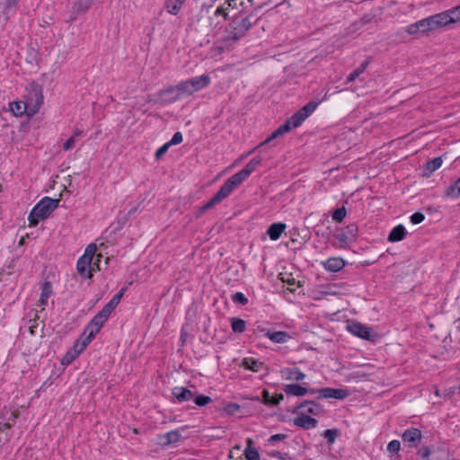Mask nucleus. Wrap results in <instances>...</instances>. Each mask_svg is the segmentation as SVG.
I'll list each match as a JSON object with an SVG mask.
<instances>
[{
    "mask_svg": "<svg viewBox=\"0 0 460 460\" xmlns=\"http://www.w3.org/2000/svg\"><path fill=\"white\" fill-rule=\"evenodd\" d=\"M431 17L432 20L434 21L433 22L436 30L440 27L448 25L450 23H454V18H452L451 16L450 10L436 13L434 15H431Z\"/></svg>",
    "mask_w": 460,
    "mask_h": 460,
    "instance_id": "obj_18",
    "label": "nucleus"
},
{
    "mask_svg": "<svg viewBox=\"0 0 460 460\" xmlns=\"http://www.w3.org/2000/svg\"><path fill=\"white\" fill-rule=\"evenodd\" d=\"M52 295V286L50 282L46 281L41 286L40 297L39 299V305L42 306L41 311L44 310V306L48 305V300Z\"/></svg>",
    "mask_w": 460,
    "mask_h": 460,
    "instance_id": "obj_27",
    "label": "nucleus"
},
{
    "mask_svg": "<svg viewBox=\"0 0 460 460\" xmlns=\"http://www.w3.org/2000/svg\"><path fill=\"white\" fill-rule=\"evenodd\" d=\"M433 22L434 21L431 16L421 19L412 24H410L407 27L406 31L411 35H414L417 33H427L431 31H435L436 28Z\"/></svg>",
    "mask_w": 460,
    "mask_h": 460,
    "instance_id": "obj_7",
    "label": "nucleus"
},
{
    "mask_svg": "<svg viewBox=\"0 0 460 460\" xmlns=\"http://www.w3.org/2000/svg\"><path fill=\"white\" fill-rule=\"evenodd\" d=\"M243 181L235 173L227 179L222 185L220 190L208 200L204 206L199 208V214L211 209L216 205L219 204L223 199L235 190Z\"/></svg>",
    "mask_w": 460,
    "mask_h": 460,
    "instance_id": "obj_4",
    "label": "nucleus"
},
{
    "mask_svg": "<svg viewBox=\"0 0 460 460\" xmlns=\"http://www.w3.org/2000/svg\"><path fill=\"white\" fill-rule=\"evenodd\" d=\"M280 373L284 379L290 381H301L305 377V375L298 367H286Z\"/></svg>",
    "mask_w": 460,
    "mask_h": 460,
    "instance_id": "obj_22",
    "label": "nucleus"
},
{
    "mask_svg": "<svg viewBox=\"0 0 460 460\" xmlns=\"http://www.w3.org/2000/svg\"><path fill=\"white\" fill-rule=\"evenodd\" d=\"M96 252V245L94 243L89 244L83 256H87L90 261H93V255Z\"/></svg>",
    "mask_w": 460,
    "mask_h": 460,
    "instance_id": "obj_43",
    "label": "nucleus"
},
{
    "mask_svg": "<svg viewBox=\"0 0 460 460\" xmlns=\"http://www.w3.org/2000/svg\"><path fill=\"white\" fill-rule=\"evenodd\" d=\"M292 127L288 123V120L284 124H282L280 127H279L274 132L271 133L270 136H269L263 142H261L260 145H258L253 150L248 153V155L252 154L253 151H256L265 146L266 144L270 143L273 139L282 136L283 134L290 131Z\"/></svg>",
    "mask_w": 460,
    "mask_h": 460,
    "instance_id": "obj_13",
    "label": "nucleus"
},
{
    "mask_svg": "<svg viewBox=\"0 0 460 460\" xmlns=\"http://www.w3.org/2000/svg\"><path fill=\"white\" fill-rule=\"evenodd\" d=\"M262 158L261 156L253 157L240 172L236 174L243 180L245 181L251 173L261 164Z\"/></svg>",
    "mask_w": 460,
    "mask_h": 460,
    "instance_id": "obj_21",
    "label": "nucleus"
},
{
    "mask_svg": "<svg viewBox=\"0 0 460 460\" xmlns=\"http://www.w3.org/2000/svg\"><path fill=\"white\" fill-rule=\"evenodd\" d=\"M338 436L337 429H326L323 432V437L326 438L328 444H332Z\"/></svg>",
    "mask_w": 460,
    "mask_h": 460,
    "instance_id": "obj_40",
    "label": "nucleus"
},
{
    "mask_svg": "<svg viewBox=\"0 0 460 460\" xmlns=\"http://www.w3.org/2000/svg\"><path fill=\"white\" fill-rule=\"evenodd\" d=\"M93 338H89V335H84V333L81 336V339L76 341L73 347V352H69L66 354V358H70L67 359V362H69L71 359L77 357L80 353H82L87 345L93 341Z\"/></svg>",
    "mask_w": 460,
    "mask_h": 460,
    "instance_id": "obj_12",
    "label": "nucleus"
},
{
    "mask_svg": "<svg viewBox=\"0 0 460 460\" xmlns=\"http://www.w3.org/2000/svg\"><path fill=\"white\" fill-rule=\"evenodd\" d=\"M425 217L420 212H416L411 216V222L414 225L420 224L424 220Z\"/></svg>",
    "mask_w": 460,
    "mask_h": 460,
    "instance_id": "obj_49",
    "label": "nucleus"
},
{
    "mask_svg": "<svg viewBox=\"0 0 460 460\" xmlns=\"http://www.w3.org/2000/svg\"><path fill=\"white\" fill-rule=\"evenodd\" d=\"M192 400L195 404L199 407L205 406L212 402V399L209 396L204 394H196L195 393Z\"/></svg>",
    "mask_w": 460,
    "mask_h": 460,
    "instance_id": "obj_35",
    "label": "nucleus"
},
{
    "mask_svg": "<svg viewBox=\"0 0 460 460\" xmlns=\"http://www.w3.org/2000/svg\"><path fill=\"white\" fill-rule=\"evenodd\" d=\"M358 226L355 224L349 225L346 229L340 233L335 234V238L338 240L341 247H345L356 236Z\"/></svg>",
    "mask_w": 460,
    "mask_h": 460,
    "instance_id": "obj_10",
    "label": "nucleus"
},
{
    "mask_svg": "<svg viewBox=\"0 0 460 460\" xmlns=\"http://www.w3.org/2000/svg\"><path fill=\"white\" fill-rule=\"evenodd\" d=\"M405 236V228L399 225L392 229L388 235L389 242H399L402 241Z\"/></svg>",
    "mask_w": 460,
    "mask_h": 460,
    "instance_id": "obj_30",
    "label": "nucleus"
},
{
    "mask_svg": "<svg viewBox=\"0 0 460 460\" xmlns=\"http://www.w3.org/2000/svg\"><path fill=\"white\" fill-rule=\"evenodd\" d=\"M292 128H298L305 119L297 111L287 119Z\"/></svg>",
    "mask_w": 460,
    "mask_h": 460,
    "instance_id": "obj_36",
    "label": "nucleus"
},
{
    "mask_svg": "<svg viewBox=\"0 0 460 460\" xmlns=\"http://www.w3.org/2000/svg\"><path fill=\"white\" fill-rule=\"evenodd\" d=\"M229 408H234V410H238V409H239V405H238V404H235V403H234V404H230V405H229Z\"/></svg>",
    "mask_w": 460,
    "mask_h": 460,
    "instance_id": "obj_60",
    "label": "nucleus"
},
{
    "mask_svg": "<svg viewBox=\"0 0 460 460\" xmlns=\"http://www.w3.org/2000/svg\"><path fill=\"white\" fill-rule=\"evenodd\" d=\"M252 27V22L248 17L234 16L230 23V30L228 31L227 39L229 40L237 41L243 36Z\"/></svg>",
    "mask_w": 460,
    "mask_h": 460,
    "instance_id": "obj_5",
    "label": "nucleus"
},
{
    "mask_svg": "<svg viewBox=\"0 0 460 460\" xmlns=\"http://www.w3.org/2000/svg\"><path fill=\"white\" fill-rule=\"evenodd\" d=\"M348 330L355 336L366 340H370L369 329L359 323H353L349 324Z\"/></svg>",
    "mask_w": 460,
    "mask_h": 460,
    "instance_id": "obj_23",
    "label": "nucleus"
},
{
    "mask_svg": "<svg viewBox=\"0 0 460 460\" xmlns=\"http://www.w3.org/2000/svg\"><path fill=\"white\" fill-rule=\"evenodd\" d=\"M442 165V159L440 157L434 158L433 160L429 161L426 164L427 170L429 172H434L440 168Z\"/></svg>",
    "mask_w": 460,
    "mask_h": 460,
    "instance_id": "obj_38",
    "label": "nucleus"
},
{
    "mask_svg": "<svg viewBox=\"0 0 460 460\" xmlns=\"http://www.w3.org/2000/svg\"><path fill=\"white\" fill-rule=\"evenodd\" d=\"M186 0H167L166 2V8H167V11L173 14V15H176L179 11L181 10V6L183 5V4L185 3Z\"/></svg>",
    "mask_w": 460,
    "mask_h": 460,
    "instance_id": "obj_31",
    "label": "nucleus"
},
{
    "mask_svg": "<svg viewBox=\"0 0 460 460\" xmlns=\"http://www.w3.org/2000/svg\"><path fill=\"white\" fill-rule=\"evenodd\" d=\"M447 195L458 197L460 195V178L449 188Z\"/></svg>",
    "mask_w": 460,
    "mask_h": 460,
    "instance_id": "obj_41",
    "label": "nucleus"
},
{
    "mask_svg": "<svg viewBox=\"0 0 460 460\" xmlns=\"http://www.w3.org/2000/svg\"><path fill=\"white\" fill-rule=\"evenodd\" d=\"M317 420L310 417L309 415L299 413L297 417L294 419V425L304 429H311L317 426Z\"/></svg>",
    "mask_w": 460,
    "mask_h": 460,
    "instance_id": "obj_14",
    "label": "nucleus"
},
{
    "mask_svg": "<svg viewBox=\"0 0 460 460\" xmlns=\"http://www.w3.org/2000/svg\"><path fill=\"white\" fill-rule=\"evenodd\" d=\"M435 394L437 396H441L440 392H439V390L438 388L435 389Z\"/></svg>",
    "mask_w": 460,
    "mask_h": 460,
    "instance_id": "obj_62",
    "label": "nucleus"
},
{
    "mask_svg": "<svg viewBox=\"0 0 460 460\" xmlns=\"http://www.w3.org/2000/svg\"><path fill=\"white\" fill-rule=\"evenodd\" d=\"M226 3L229 7H232L233 9H237L238 5L243 4V0H227Z\"/></svg>",
    "mask_w": 460,
    "mask_h": 460,
    "instance_id": "obj_52",
    "label": "nucleus"
},
{
    "mask_svg": "<svg viewBox=\"0 0 460 460\" xmlns=\"http://www.w3.org/2000/svg\"><path fill=\"white\" fill-rule=\"evenodd\" d=\"M4 3L5 4L4 11L6 12L9 8H13L17 4V0H4Z\"/></svg>",
    "mask_w": 460,
    "mask_h": 460,
    "instance_id": "obj_53",
    "label": "nucleus"
},
{
    "mask_svg": "<svg viewBox=\"0 0 460 460\" xmlns=\"http://www.w3.org/2000/svg\"><path fill=\"white\" fill-rule=\"evenodd\" d=\"M232 301L235 304L245 305L248 304V298L242 292H236L232 295Z\"/></svg>",
    "mask_w": 460,
    "mask_h": 460,
    "instance_id": "obj_37",
    "label": "nucleus"
},
{
    "mask_svg": "<svg viewBox=\"0 0 460 460\" xmlns=\"http://www.w3.org/2000/svg\"><path fill=\"white\" fill-rule=\"evenodd\" d=\"M188 81L191 86L192 91L196 93L207 87L210 84V77L208 75H202L188 79Z\"/></svg>",
    "mask_w": 460,
    "mask_h": 460,
    "instance_id": "obj_24",
    "label": "nucleus"
},
{
    "mask_svg": "<svg viewBox=\"0 0 460 460\" xmlns=\"http://www.w3.org/2000/svg\"><path fill=\"white\" fill-rule=\"evenodd\" d=\"M163 93L164 94H172L173 96L170 99V102H173L181 100L184 97L191 95L192 93H194V92L192 91L189 81L185 80V81L180 82L178 84H176L174 86L169 87Z\"/></svg>",
    "mask_w": 460,
    "mask_h": 460,
    "instance_id": "obj_6",
    "label": "nucleus"
},
{
    "mask_svg": "<svg viewBox=\"0 0 460 460\" xmlns=\"http://www.w3.org/2000/svg\"><path fill=\"white\" fill-rule=\"evenodd\" d=\"M323 265L326 270L337 272L344 267L345 262L341 258H330L323 262Z\"/></svg>",
    "mask_w": 460,
    "mask_h": 460,
    "instance_id": "obj_26",
    "label": "nucleus"
},
{
    "mask_svg": "<svg viewBox=\"0 0 460 460\" xmlns=\"http://www.w3.org/2000/svg\"><path fill=\"white\" fill-rule=\"evenodd\" d=\"M59 199L45 197L31 209L28 216L30 226H35L40 220L48 218L58 207Z\"/></svg>",
    "mask_w": 460,
    "mask_h": 460,
    "instance_id": "obj_3",
    "label": "nucleus"
},
{
    "mask_svg": "<svg viewBox=\"0 0 460 460\" xmlns=\"http://www.w3.org/2000/svg\"><path fill=\"white\" fill-rule=\"evenodd\" d=\"M11 427H12V426H11V424H9V423H4L3 425L1 424V425H0V431H2V430H3V429H11Z\"/></svg>",
    "mask_w": 460,
    "mask_h": 460,
    "instance_id": "obj_57",
    "label": "nucleus"
},
{
    "mask_svg": "<svg viewBox=\"0 0 460 460\" xmlns=\"http://www.w3.org/2000/svg\"><path fill=\"white\" fill-rule=\"evenodd\" d=\"M182 142V134L180 131H177L173 134L172 139L167 142L171 146L178 145Z\"/></svg>",
    "mask_w": 460,
    "mask_h": 460,
    "instance_id": "obj_45",
    "label": "nucleus"
},
{
    "mask_svg": "<svg viewBox=\"0 0 460 460\" xmlns=\"http://www.w3.org/2000/svg\"><path fill=\"white\" fill-rule=\"evenodd\" d=\"M126 288H121L113 297L104 305V307L100 311L105 316L109 318L111 313L117 307L119 304Z\"/></svg>",
    "mask_w": 460,
    "mask_h": 460,
    "instance_id": "obj_19",
    "label": "nucleus"
},
{
    "mask_svg": "<svg viewBox=\"0 0 460 460\" xmlns=\"http://www.w3.org/2000/svg\"><path fill=\"white\" fill-rule=\"evenodd\" d=\"M170 147V144L165 143L161 147H159L155 152V158L157 160L161 159L168 151V148Z\"/></svg>",
    "mask_w": 460,
    "mask_h": 460,
    "instance_id": "obj_44",
    "label": "nucleus"
},
{
    "mask_svg": "<svg viewBox=\"0 0 460 460\" xmlns=\"http://www.w3.org/2000/svg\"><path fill=\"white\" fill-rule=\"evenodd\" d=\"M216 15H223L225 18H226L228 15V13H226V8L223 6L218 7L216 11Z\"/></svg>",
    "mask_w": 460,
    "mask_h": 460,
    "instance_id": "obj_56",
    "label": "nucleus"
},
{
    "mask_svg": "<svg viewBox=\"0 0 460 460\" xmlns=\"http://www.w3.org/2000/svg\"><path fill=\"white\" fill-rule=\"evenodd\" d=\"M318 103L314 102H310L305 104L303 108H301L297 112L302 115V117L306 119L317 108Z\"/></svg>",
    "mask_w": 460,
    "mask_h": 460,
    "instance_id": "obj_32",
    "label": "nucleus"
},
{
    "mask_svg": "<svg viewBox=\"0 0 460 460\" xmlns=\"http://www.w3.org/2000/svg\"><path fill=\"white\" fill-rule=\"evenodd\" d=\"M285 229L286 225L284 223H273L269 226L267 234L272 241H277L280 238Z\"/></svg>",
    "mask_w": 460,
    "mask_h": 460,
    "instance_id": "obj_25",
    "label": "nucleus"
},
{
    "mask_svg": "<svg viewBox=\"0 0 460 460\" xmlns=\"http://www.w3.org/2000/svg\"><path fill=\"white\" fill-rule=\"evenodd\" d=\"M75 145V136H72L69 137L64 144H63V150L64 151H69L74 148Z\"/></svg>",
    "mask_w": 460,
    "mask_h": 460,
    "instance_id": "obj_48",
    "label": "nucleus"
},
{
    "mask_svg": "<svg viewBox=\"0 0 460 460\" xmlns=\"http://www.w3.org/2000/svg\"><path fill=\"white\" fill-rule=\"evenodd\" d=\"M301 414L318 416L323 412V406L314 401L305 400L296 409Z\"/></svg>",
    "mask_w": 460,
    "mask_h": 460,
    "instance_id": "obj_9",
    "label": "nucleus"
},
{
    "mask_svg": "<svg viewBox=\"0 0 460 460\" xmlns=\"http://www.w3.org/2000/svg\"><path fill=\"white\" fill-rule=\"evenodd\" d=\"M420 456L423 459H427L430 455V450L428 447H423L419 450Z\"/></svg>",
    "mask_w": 460,
    "mask_h": 460,
    "instance_id": "obj_51",
    "label": "nucleus"
},
{
    "mask_svg": "<svg viewBox=\"0 0 460 460\" xmlns=\"http://www.w3.org/2000/svg\"><path fill=\"white\" fill-rule=\"evenodd\" d=\"M231 327L234 332L242 333L245 331L246 323L241 318H232Z\"/></svg>",
    "mask_w": 460,
    "mask_h": 460,
    "instance_id": "obj_33",
    "label": "nucleus"
},
{
    "mask_svg": "<svg viewBox=\"0 0 460 460\" xmlns=\"http://www.w3.org/2000/svg\"><path fill=\"white\" fill-rule=\"evenodd\" d=\"M43 102V95L40 90H34L30 93L26 102L18 101L9 104V111L15 116L21 117L26 114L29 117L36 114Z\"/></svg>",
    "mask_w": 460,
    "mask_h": 460,
    "instance_id": "obj_2",
    "label": "nucleus"
},
{
    "mask_svg": "<svg viewBox=\"0 0 460 460\" xmlns=\"http://www.w3.org/2000/svg\"><path fill=\"white\" fill-rule=\"evenodd\" d=\"M81 135H82V130H80V129L76 128V129L75 130V132H74V135H73V136H75V138L76 137L81 136Z\"/></svg>",
    "mask_w": 460,
    "mask_h": 460,
    "instance_id": "obj_59",
    "label": "nucleus"
},
{
    "mask_svg": "<svg viewBox=\"0 0 460 460\" xmlns=\"http://www.w3.org/2000/svg\"><path fill=\"white\" fill-rule=\"evenodd\" d=\"M107 320L108 317L105 316L102 313L99 312L93 316V318L85 327L84 335H89V338L94 339Z\"/></svg>",
    "mask_w": 460,
    "mask_h": 460,
    "instance_id": "obj_8",
    "label": "nucleus"
},
{
    "mask_svg": "<svg viewBox=\"0 0 460 460\" xmlns=\"http://www.w3.org/2000/svg\"><path fill=\"white\" fill-rule=\"evenodd\" d=\"M172 395L178 402H189L193 399L194 393L183 386H176L172 389Z\"/></svg>",
    "mask_w": 460,
    "mask_h": 460,
    "instance_id": "obj_20",
    "label": "nucleus"
},
{
    "mask_svg": "<svg viewBox=\"0 0 460 460\" xmlns=\"http://www.w3.org/2000/svg\"><path fill=\"white\" fill-rule=\"evenodd\" d=\"M77 5H78V10L85 11L88 8V6H85L84 8H82V4L80 2L75 4V7L77 6Z\"/></svg>",
    "mask_w": 460,
    "mask_h": 460,
    "instance_id": "obj_58",
    "label": "nucleus"
},
{
    "mask_svg": "<svg viewBox=\"0 0 460 460\" xmlns=\"http://www.w3.org/2000/svg\"><path fill=\"white\" fill-rule=\"evenodd\" d=\"M402 438L403 442L408 443L409 446L416 447L421 439V432L415 428L408 429L403 432Z\"/></svg>",
    "mask_w": 460,
    "mask_h": 460,
    "instance_id": "obj_16",
    "label": "nucleus"
},
{
    "mask_svg": "<svg viewBox=\"0 0 460 460\" xmlns=\"http://www.w3.org/2000/svg\"><path fill=\"white\" fill-rule=\"evenodd\" d=\"M35 326L36 325H35V319H34L32 324L30 325V329H31V332H33L32 328H34Z\"/></svg>",
    "mask_w": 460,
    "mask_h": 460,
    "instance_id": "obj_63",
    "label": "nucleus"
},
{
    "mask_svg": "<svg viewBox=\"0 0 460 460\" xmlns=\"http://www.w3.org/2000/svg\"><path fill=\"white\" fill-rule=\"evenodd\" d=\"M400 447L401 444L398 440H392L387 446V450L391 453H397Z\"/></svg>",
    "mask_w": 460,
    "mask_h": 460,
    "instance_id": "obj_46",
    "label": "nucleus"
},
{
    "mask_svg": "<svg viewBox=\"0 0 460 460\" xmlns=\"http://www.w3.org/2000/svg\"><path fill=\"white\" fill-rule=\"evenodd\" d=\"M264 332V336L269 338L274 343H285L291 337L287 332L283 331H270V330H261Z\"/></svg>",
    "mask_w": 460,
    "mask_h": 460,
    "instance_id": "obj_17",
    "label": "nucleus"
},
{
    "mask_svg": "<svg viewBox=\"0 0 460 460\" xmlns=\"http://www.w3.org/2000/svg\"><path fill=\"white\" fill-rule=\"evenodd\" d=\"M241 366L252 372H259L262 367V362L253 358H244Z\"/></svg>",
    "mask_w": 460,
    "mask_h": 460,
    "instance_id": "obj_29",
    "label": "nucleus"
},
{
    "mask_svg": "<svg viewBox=\"0 0 460 460\" xmlns=\"http://www.w3.org/2000/svg\"><path fill=\"white\" fill-rule=\"evenodd\" d=\"M368 65V61H365L363 62L359 67H358L357 69H355V71L357 72V74L358 75H360L366 69V67Z\"/></svg>",
    "mask_w": 460,
    "mask_h": 460,
    "instance_id": "obj_55",
    "label": "nucleus"
},
{
    "mask_svg": "<svg viewBox=\"0 0 460 460\" xmlns=\"http://www.w3.org/2000/svg\"><path fill=\"white\" fill-rule=\"evenodd\" d=\"M268 455L272 457L278 458L279 460H288V453H282L280 451H276V450L269 452Z\"/></svg>",
    "mask_w": 460,
    "mask_h": 460,
    "instance_id": "obj_47",
    "label": "nucleus"
},
{
    "mask_svg": "<svg viewBox=\"0 0 460 460\" xmlns=\"http://www.w3.org/2000/svg\"><path fill=\"white\" fill-rule=\"evenodd\" d=\"M347 216V208L342 206L332 212V218L333 221L341 223Z\"/></svg>",
    "mask_w": 460,
    "mask_h": 460,
    "instance_id": "obj_34",
    "label": "nucleus"
},
{
    "mask_svg": "<svg viewBox=\"0 0 460 460\" xmlns=\"http://www.w3.org/2000/svg\"><path fill=\"white\" fill-rule=\"evenodd\" d=\"M284 399L282 394L271 395L269 391L263 390L262 392V402L269 406H277Z\"/></svg>",
    "mask_w": 460,
    "mask_h": 460,
    "instance_id": "obj_28",
    "label": "nucleus"
},
{
    "mask_svg": "<svg viewBox=\"0 0 460 460\" xmlns=\"http://www.w3.org/2000/svg\"><path fill=\"white\" fill-rule=\"evenodd\" d=\"M449 10L452 18H454V23L460 22V5Z\"/></svg>",
    "mask_w": 460,
    "mask_h": 460,
    "instance_id": "obj_50",
    "label": "nucleus"
},
{
    "mask_svg": "<svg viewBox=\"0 0 460 460\" xmlns=\"http://www.w3.org/2000/svg\"><path fill=\"white\" fill-rule=\"evenodd\" d=\"M288 436L286 434H275V435L270 436L268 438L267 442L270 445H274L275 443L285 439Z\"/></svg>",
    "mask_w": 460,
    "mask_h": 460,
    "instance_id": "obj_42",
    "label": "nucleus"
},
{
    "mask_svg": "<svg viewBox=\"0 0 460 460\" xmlns=\"http://www.w3.org/2000/svg\"><path fill=\"white\" fill-rule=\"evenodd\" d=\"M244 455L247 460H260V455L254 447H248L244 451Z\"/></svg>",
    "mask_w": 460,
    "mask_h": 460,
    "instance_id": "obj_39",
    "label": "nucleus"
},
{
    "mask_svg": "<svg viewBox=\"0 0 460 460\" xmlns=\"http://www.w3.org/2000/svg\"><path fill=\"white\" fill-rule=\"evenodd\" d=\"M358 76H359V75H358L357 74V72L354 70V71H353L352 73H350V74L349 75V76L347 77V79H346V84H349V83H351V82L355 81V79H356L357 77H358Z\"/></svg>",
    "mask_w": 460,
    "mask_h": 460,
    "instance_id": "obj_54",
    "label": "nucleus"
},
{
    "mask_svg": "<svg viewBox=\"0 0 460 460\" xmlns=\"http://www.w3.org/2000/svg\"><path fill=\"white\" fill-rule=\"evenodd\" d=\"M284 392L288 395H293V396H304L306 394H316L318 395V398H324V399H338V400H343L349 395V392L345 389L341 388H331V387H324L321 389H312L308 390L307 388L297 385V384H289L286 385L284 387Z\"/></svg>",
    "mask_w": 460,
    "mask_h": 460,
    "instance_id": "obj_1",
    "label": "nucleus"
},
{
    "mask_svg": "<svg viewBox=\"0 0 460 460\" xmlns=\"http://www.w3.org/2000/svg\"><path fill=\"white\" fill-rule=\"evenodd\" d=\"M181 435L178 429L171 430L164 434L158 435V442L163 447L177 443L181 440Z\"/></svg>",
    "mask_w": 460,
    "mask_h": 460,
    "instance_id": "obj_15",
    "label": "nucleus"
},
{
    "mask_svg": "<svg viewBox=\"0 0 460 460\" xmlns=\"http://www.w3.org/2000/svg\"><path fill=\"white\" fill-rule=\"evenodd\" d=\"M76 270L81 277L91 279L94 268L92 265V261H90L87 256H81L77 261Z\"/></svg>",
    "mask_w": 460,
    "mask_h": 460,
    "instance_id": "obj_11",
    "label": "nucleus"
},
{
    "mask_svg": "<svg viewBox=\"0 0 460 460\" xmlns=\"http://www.w3.org/2000/svg\"><path fill=\"white\" fill-rule=\"evenodd\" d=\"M287 282H288V284H289V285H293V284L295 283V279H288Z\"/></svg>",
    "mask_w": 460,
    "mask_h": 460,
    "instance_id": "obj_61",
    "label": "nucleus"
}]
</instances>
